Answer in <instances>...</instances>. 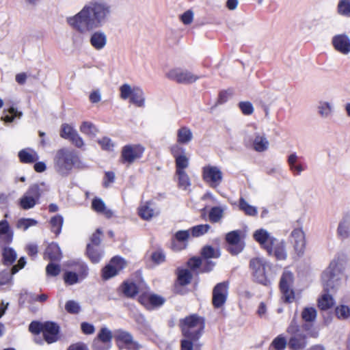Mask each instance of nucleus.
Here are the masks:
<instances>
[{
    "label": "nucleus",
    "mask_w": 350,
    "mask_h": 350,
    "mask_svg": "<svg viewBox=\"0 0 350 350\" xmlns=\"http://www.w3.org/2000/svg\"><path fill=\"white\" fill-rule=\"evenodd\" d=\"M293 274L289 271H284L280 278V289L286 303H292L295 299V293L292 288Z\"/></svg>",
    "instance_id": "6e6552de"
},
{
    "label": "nucleus",
    "mask_w": 350,
    "mask_h": 350,
    "mask_svg": "<svg viewBox=\"0 0 350 350\" xmlns=\"http://www.w3.org/2000/svg\"><path fill=\"white\" fill-rule=\"evenodd\" d=\"M201 255L204 259L217 258L220 256V252L219 250H215L211 245H206L202 247Z\"/></svg>",
    "instance_id": "37998d69"
},
{
    "label": "nucleus",
    "mask_w": 350,
    "mask_h": 350,
    "mask_svg": "<svg viewBox=\"0 0 350 350\" xmlns=\"http://www.w3.org/2000/svg\"><path fill=\"white\" fill-rule=\"evenodd\" d=\"M112 339V332L107 327H102L99 330L97 336L94 338V340H98V341L102 342V343L108 345H111Z\"/></svg>",
    "instance_id": "72a5a7b5"
},
{
    "label": "nucleus",
    "mask_w": 350,
    "mask_h": 350,
    "mask_svg": "<svg viewBox=\"0 0 350 350\" xmlns=\"http://www.w3.org/2000/svg\"><path fill=\"white\" fill-rule=\"evenodd\" d=\"M77 131L70 124L64 123L61 126L60 137L65 139H68L74 135Z\"/></svg>",
    "instance_id": "864d4df0"
},
{
    "label": "nucleus",
    "mask_w": 350,
    "mask_h": 350,
    "mask_svg": "<svg viewBox=\"0 0 350 350\" xmlns=\"http://www.w3.org/2000/svg\"><path fill=\"white\" fill-rule=\"evenodd\" d=\"M338 235L342 239H347L350 235V218L345 217L340 221L338 229Z\"/></svg>",
    "instance_id": "7c9ffc66"
},
{
    "label": "nucleus",
    "mask_w": 350,
    "mask_h": 350,
    "mask_svg": "<svg viewBox=\"0 0 350 350\" xmlns=\"http://www.w3.org/2000/svg\"><path fill=\"white\" fill-rule=\"evenodd\" d=\"M202 176L203 180L213 188L219 185L223 178L222 172L219 167L212 165L203 167Z\"/></svg>",
    "instance_id": "ddd939ff"
},
{
    "label": "nucleus",
    "mask_w": 350,
    "mask_h": 350,
    "mask_svg": "<svg viewBox=\"0 0 350 350\" xmlns=\"http://www.w3.org/2000/svg\"><path fill=\"white\" fill-rule=\"evenodd\" d=\"M38 221L31 218H21L16 223L18 228H22L24 231L27 230L29 227L36 226Z\"/></svg>",
    "instance_id": "6e6d98bb"
},
{
    "label": "nucleus",
    "mask_w": 350,
    "mask_h": 350,
    "mask_svg": "<svg viewBox=\"0 0 350 350\" xmlns=\"http://www.w3.org/2000/svg\"><path fill=\"white\" fill-rule=\"evenodd\" d=\"M70 266L73 267L75 272L81 278L84 280L88 275V267L87 265L82 260L77 259L70 261Z\"/></svg>",
    "instance_id": "a878e982"
},
{
    "label": "nucleus",
    "mask_w": 350,
    "mask_h": 350,
    "mask_svg": "<svg viewBox=\"0 0 350 350\" xmlns=\"http://www.w3.org/2000/svg\"><path fill=\"white\" fill-rule=\"evenodd\" d=\"M21 162L23 163H33L39 159L37 152L31 148L23 149L18 152Z\"/></svg>",
    "instance_id": "b1692460"
},
{
    "label": "nucleus",
    "mask_w": 350,
    "mask_h": 350,
    "mask_svg": "<svg viewBox=\"0 0 350 350\" xmlns=\"http://www.w3.org/2000/svg\"><path fill=\"white\" fill-rule=\"evenodd\" d=\"M167 77L171 80L183 84L193 83L200 78V77L193 74L191 72L181 68H175L170 70L167 73Z\"/></svg>",
    "instance_id": "9d476101"
},
{
    "label": "nucleus",
    "mask_w": 350,
    "mask_h": 350,
    "mask_svg": "<svg viewBox=\"0 0 350 350\" xmlns=\"http://www.w3.org/2000/svg\"><path fill=\"white\" fill-rule=\"evenodd\" d=\"M176 172H185V170L188 167L189 164V158L186 154H183L175 159Z\"/></svg>",
    "instance_id": "3c124183"
},
{
    "label": "nucleus",
    "mask_w": 350,
    "mask_h": 350,
    "mask_svg": "<svg viewBox=\"0 0 350 350\" xmlns=\"http://www.w3.org/2000/svg\"><path fill=\"white\" fill-rule=\"evenodd\" d=\"M291 241L293 244L294 249L297 254L300 256L304 254L306 241L304 232L301 229L296 228L294 229L291 234Z\"/></svg>",
    "instance_id": "a211bd4d"
},
{
    "label": "nucleus",
    "mask_w": 350,
    "mask_h": 350,
    "mask_svg": "<svg viewBox=\"0 0 350 350\" xmlns=\"http://www.w3.org/2000/svg\"><path fill=\"white\" fill-rule=\"evenodd\" d=\"M64 280L66 284L74 285L82 280L75 271H68L64 274Z\"/></svg>",
    "instance_id": "09e8293b"
},
{
    "label": "nucleus",
    "mask_w": 350,
    "mask_h": 350,
    "mask_svg": "<svg viewBox=\"0 0 350 350\" xmlns=\"http://www.w3.org/2000/svg\"><path fill=\"white\" fill-rule=\"evenodd\" d=\"M120 97L122 99L126 100V99L129 98V97L130 98L131 97V96L134 92V88H131V87L129 84L124 83L120 86Z\"/></svg>",
    "instance_id": "0e129e2a"
},
{
    "label": "nucleus",
    "mask_w": 350,
    "mask_h": 350,
    "mask_svg": "<svg viewBox=\"0 0 350 350\" xmlns=\"http://www.w3.org/2000/svg\"><path fill=\"white\" fill-rule=\"evenodd\" d=\"M241 230H232L226 235V241L229 245H237L241 241Z\"/></svg>",
    "instance_id": "603ef678"
},
{
    "label": "nucleus",
    "mask_w": 350,
    "mask_h": 350,
    "mask_svg": "<svg viewBox=\"0 0 350 350\" xmlns=\"http://www.w3.org/2000/svg\"><path fill=\"white\" fill-rule=\"evenodd\" d=\"M87 167L75 150L61 148L57 151L54 157V168L62 176H68L73 167L83 170Z\"/></svg>",
    "instance_id": "f03ea898"
},
{
    "label": "nucleus",
    "mask_w": 350,
    "mask_h": 350,
    "mask_svg": "<svg viewBox=\"0 0 350 350\" xmlns=\"http://www.w3.org/2000/svg\"><path fill=\"white\" fill-rule=\"evenodd\" d=\"M298 156L295 152L291 154L288 157V163L290 170L295 175H299L303 171L306 170V167L301 163H297Z\"/></svg>",
    "instance_id": "cd10ccee"
},
{
    "label": "nucleus",
    "mask_w": 350,
    "mask_h": 350,
    "mask_svg": "<svg viewBox=\"0 0 350 350\" xmlns=\"http://www.w3.org/2000/svg\"><path fill=\"white\" fill-rule=\"evenodd\" d=\"M80 131L81 133L90 137H95L98 132V129L94 124L86 121L82 122L80 126Z\"/></svg>",
    "instance_id": "58836bf2"
},
{
    "label": "nucleus",
    "mask_w": 350,
    "mask_h": 350,
    "mask_svg": "<svg viewBox=\"0 0 350 350\" xmlns=\"http://www.w3.org/2000/svg\"><path fill=\"white\" fill-rule=\"evenodd\" d=\"M107 42V35L101 30L94 31L90 37V43L91 46L97 51L104 49Z\"/></svg>",
    "instance_id": "aec40b11"
},
{
    "label": "nucleus",
    "mask_w": 350,
    "mask_h": 350,
    "mask_svg": "<svg viewBox=\"0 0 350 350\" xmlns=\"http://www.w3.org/2000/svg\"><path fill=\"white\" fill-rule=\"evenodd\" d=\"M120 288L122 293L126 297H133L138 293V286L133 282L124 281Z\"/></svg>",
    "instance_id": "2f4dec72"
},
{
    "label": "nucleus",
    "mask_w": 350,
    "mask_h": 350,
    "mask_svg": "<svg viewBox=\"0 0 350 350\" xmlns=\"http://www.w3.org/2000/svg\"><path fill=\"white\" fill-rule=\"evenodd\" d=\"M254 137L252 146L256 151L261 152L268 149L269 141L264 133H255Z\"/></svg>",
    "instance_id": "5701e85b"
},
{
    "label": "nucleus",
    "mask_w": 350,
    "mask_h": 350,
    "mask_svg": "<svg viewBox=\"0 0 350 350\" xmlns=\"http://www.w3.org/2000/svg\"><path fill=\"white\" fill-rule=\"evenodd\" d=\"M332 44L336 51L343 55H347L350 53V38L346 33L337 34L333 36Z\"/></svg>",
    "instance_id": "dca6fc26"
},
{
    "label": "nucleus",
    "mask_w": 350,
    "mask_h": 350,
    "mask_svg": "<svg viewBox=\"0 0 350 350\" xmlns=\"http://www.w3.org/2000/svg\"><path fill=\"white\" fill-rule=\"evenodd\" d=\"M43 258L51 262H59L62 258V254L59 245L54 242L50 243L45 249Z\"/></svg>",
    "instance_id": "6ab92c4d"
},
{
    "label": "nucleus",
    "mask_w": 350,
    "mask_h": 350,
    "mask_svg": "<svg viewBox=\"0 0 350 350\" xmlns=\"http://www.w3.org/2000/svg\"><path fill=\"white\" fill-rule=\"evenodd\" d=\"M332 111V106L328 102H320L318 106L319 114L322 118H328Z\"/></svg>",
    "instance_id": "8fccbe9b"
},
{
    "label": "nucleus",
    "mask_w": 350,
    "mask_h": 350,
    "mask_svg": "<svg viewBox=\"0 0 350 350\" xmlns=\"http://www.w3.org/2000/svg\"><path fill=\"white\" fill-rule=\"evenodd\" d=\"M44 323L33 321L29 325V331L36 335H39L42 332Z\"/></svg>",
    "instance_id": "338daca9"
},
{
    "label": "nucleus",
    "mask_w": 350,
    "mask_h": 350,
    "mask_svg": "<svg viewBox=\"0 0 350 350\" xmlns=\"http://www.w3.org/2000/svg\"><path fill=\"white\" fill-rule=\"evenodd\" d=\"M38 203L35 199L29 198L25 194H23L18 201L19 206L24 210L33 208Z\"/></svg>",
    "instance_id": "a19ab883"
},
{
    "label": "nucleus",
    "mask_w": 350,
    "mask_h": 350,
    "mask_svg": "<svg viewBox=\"0 0 350 350\" xmlns=\"http://www.w3.org/2000/svg\"><path fill=\"white\" fill-rule=\"evenodd\" d=\"M253 237L254 240L258 242L264 250H266L267 247H269L271 243L272 239H275V237L271 236L267 230L263 228L256 230Z\"/></svg>",
    "instance_id": "412c9836"
},
{
    "label": "nucleus",
    "mask_w": 350,
    "mask_h": 350,
    "mask_svg": "<svg viewBox=\"0 0 350 350\" xmlns=\"http://www.w3.org/2000/svg\"><path fill=\"white\" fill-rule=\"evenodd\" d=\"M130 101L139 107L145 105V97L143 90L139 87H134V92L130 98Z\"/></svg>",
    "instance_id": "473e14b6"
},
{
    "label": "nucleus",
    "mask_w": 350,
    "mask_h": 350,
    "mask_svg": "<svg viewBox=\"0 0 350 350\" xmlns=\"http://www.w3.org/2000/svg\"><path fill=\"white\" fill-rule=\"evenodd\" d=\"M338 13L345 17H350L349 0H339L337 5Z\"/></svg>",
    "instance_id": "49530a36"
},
{
    "label": "nucleus",
    "mask_w": 350,
    "mask_h": 350,
    "mask_svg": "<svg viewBox=\"0 0 350 350\" xmlns=\"http://www.w3.org/2000/svg\"><path fill=\"white\" fill-rule=\"evenodd\" d=\"M193 139L191 129L187 126H183L177 131V142L180 144H187Z\"/></svg>",
    "instance_id": "c85d7f7f"
},
{
    "label": "nucleus",
    "mask_w": 350,
    "mask_h": 350,
    "mask_svg": "<svg viewBox=\"0 0 350 350\" xmlns=\"http://www.w3.org/2000/svg\"><path fill=\"white\" fill-rule=\"evenodd\" d=\"M111 5L105 0H90L79 12L68 16L66 22L75 31L85 34L102 27L109 20Z\"/></svg>",
    "instance_id": "f257e3e1"
},
{
    "label": "nucleus",
    "mask_w": 350,
    "mask_h": 350,
    "mask_svg": "<svg viewBox=\"0 0 350 350\" xmlns=\"http://www.w3.org/2000/svg\"><path fill=\"white\" fill-rule=\"evenodd\" d=\"M114 338L119 349L140 350L142 348V345L133 339V335L122 329L115 331Z\"/></svg>",
    "instance_id": "0eeeda50"
},
{
    "label": "nucleus",
    "mask_w": 350,
    "mask_h": 350,
    "mask_svg": "<svg viewBox=\"0 0 350 350\" xmlns=\"http://www.w3.org/2000/svg\"><path fill=\"white\" fill-rule=\"evenodd\" d=\"M66 310L70 314H78L81 310V306L78 302L74 300H69L65 305Z\"/></svg>",
    "instance_id": "680f3d73"
},
{
    "label": "nucleus",
    "mask_w": 350,
    "mask_h": 350,
    "mask_svg": "<svg viewBox=\"0 0 350 350\" xmlns=\"http://www.w3.org/2000/svg\"><path fill=\"white\" fill-rule=\"evenodd\" d=\"M124 260L119 256H114L110 260V262L102 270V277L104 280H109L116 275L124 268Z\"/></svg>",
    "instance_id": "9b49d317"
},
{
    "label": "nucleus",
    "mask_w": 350,
    "mask_h": 350,
    "mask_svg": "<svg viewBox=\"0 0 350 350\" xmlns=\"http://www.w3.org/2000/svg\"><path fill=\"white\" fill-rule=\"evenodd\" d=\"M139 302L142 304L148 310H152L162 306L165 302V299L157 294H143L138 298Z\"/></svg>",
    "instance_id": "2eb2a0df"
},
{
    "label": "nucleus",
    "mask_w": 350,
    "mask_h": 350,
    "mask_svg": "<svg viewBox=\"0 0 350 350\" xmlns=\"http://www.w3.org/2000/svg\"><path fill=\"white\" fill-rule=\"evenodd\" d=\"M178 176V187L184 190L187 189L191 185L190 178L186 172H176Z\"/></svg>",
    "instance_id": "a18cd8bd"
},
{
    "label": "nucleus",
    "mask_w": 350,
    "mask_h": 350,
    "mask_svg": "<svg viewBox=\"0 0 350 350\" xmlns=\"http://www.w3.org/2000/svg\"><path fill=\"white\" fill-rule=\"evenodd\" d=\"M224 209L221 206L212 207L208 213V220L213 223L219 222L224 217Z\"/></svg>",
    "instance_id": "c9c22d12"
},
{
    "label": "nucleus",
    "mask_w": 350,
    "mask_h": 350,
    "mask_svg": "<svg viewBox=\"0 0 350 350\" xmlns=\"http://www.w3.org/2000/svg\"><path fill=\"white\" fill-rule=\"evenodd\" d=\"M8 111L10 115H5L2 118V119L7 123L12 122L15 118H20L23 115L21 111H19L14 107H10Z\"/></svg>",
    "instance_id": "4d7b16f0"
},
{
    "label": "nucleus",
    "mask_w": 350,
    "mask_h": 350,
    "mask_svg": "<svg viewBox=\"0 0 350 350\" xmlns=\"http://www.w3.org/2000/svg\"><path fill=\"white\" fill-rule=\"evenodd\" d=\"M329 293L325 292L324 295L319 299L318 306L322 310H326L332 308L334 304V300Z\"/></svg>",
    "instance_id": "e433bc0d"
},
{
    "label": "nucleus",
    "mask_w": 350,
    "mask_h": 350,
    "mask_svg": "<svg viewBox=\"0 0 350 350\" xmlns=\"http://www.w3.org/2000/svg\"><path fill=\"white\" fill-rule=\"evenodd\" d=\"M24 194L29 198H33L36 201L39 202L42 194V191L38 184H33L29 186Z\"/></svg>",
    "instance_id": "de8ad7c7"
},
{
    "label": "nucleus",
    "mask_w": 350,
    "mask_h": 350,
    "mask_svg": "<svg viewBox=\"0 0 350 350\" xmlns=\"http://www.w3.org/2000/svg\"><path fill=\"white\" fill-rule=\"evenodd\" d=\"M239 207L247 215L256 216L258 214L256 207L249 204L243 198L239 199Z\"/></svg>",
    "instance_id": "4c0bfd02"
},
{
    "label": "nucleus",
    "mask_w": 350,
    "mask_h": 350,
    "mask_svg": "<svg viewBox=\"0 0 350 350\" xmlns=\"http://www.w3.org/2000/svg\"><path fill=\"white\" fill-rule=\"evenodd\" d=\"M211 229L209 224H200L193 226L189 231L193 237H199L207 233Z\"/></svg>",
    "instance_id": "79ce46f5"
},
{
    "label": "nucleus",
    "mask_w": 350,
    "mask_h": 350,
    "mask_svg": "<svg viewBox=\"0 0 350 350\" xmlns=\"http://www.w3.org/2000/svg\"><path fill=\"white\" fill-rule=\"evenodd\" d=\"M92 208L97 213L103 214L107 218L109 219L113 217V212L106 207L104 201L98 197H95L92 200Z\"/></svg>",
    "instance_id": "4be33fe9"
},
{
    "label": "nucleus",
    "mask_w": 350,
    "mask_h": 350,
    "mask_svg": "<svg viewBox=\"0 0 350 350\" xmlns=\"http://www.w3.org/2000/svg\"><path fill=\"white\" fill-rule=\"evenodd\" d=\"M335 312L339 319H347L350 317V308L345 305L337 306Z\"/></svg>",
    "instance_id": "bf43d9fd"
},
{
    "label": "nucleus",
    "mask_w": 350,
    "mask_h": 350,
    "mask_svg": "<svg viewBox=\"0 0 350 350\" xmlns=\"http://www.w3.org/2000/svg\"><path fill=\"white\" fill-rule=\"evenodd\" d=\"M0 235H4L6 243H10L12 241L13 234L10 232V225L7 220L3 219L0 221Z\"/></svg>",
    "instance_id": "ea45409f"
},
{
    "label": "nucleus",
    "mask_w": 350,
    "mask_h": 350,
    "mask_svg": "<svg viewBox=\"0 0 350 350\" xmlns=\"http://www.w3.org/2000/svg\"><path fill=\"white\" fill-rule=\"evenodd\" d=\"M288 346V341L285 337L282 335L277 336L271 342V347L277 349L278 350H284Z\"/></svg>",
    "instance_id": "13d9d810"
},
{
    "label": "nucleus",
    "mask_w": 350,
    "mask_h": 350,
    "mask_svg": "<svg viewBox=\"0 0 350 350\" xmlns=\"http://www.w3.org/2000/svg\"><path fill=\"white\" fill-rule=\"evenodd\" d=\"M154 210L150 207V204L147 202L145 205L142 206L139 209V216L146 220L151 219L154 215Z\"/></svg>",
    "instance_id": "5fc2aeb1"
},
{
    "label": "nucleus",
    "mask_w": 350,
    "mask_h": 350,
    "mask_svg": "<svg viewBox=\"0 0 350 350\" xmlns=\"http://www.w3.org/2000/svg\"><path fill=\"white\" fill-rule=\"evenodd\" d=\"M270 256H273L277 260H285L287 258L285 242L278 239H272L271 243L265 250Z\"/></svg>",
    "instance_id": "4468645a"
},
{
    "label": "nucleus",
    "mask_w": 350,
    "mask_h": 350,
    "mask_svg": "<svg viewBox=\"0 0 350 350\" xmlns=\"http://www.w3.org/2000/svg\"><path fill=\"white\" fill-rule=\"evenodd\" d=\"M239 107L241 112L246 116H249L253 113L254 107L250 101H241L239 103Z\"/></svg>",
    "instance_id": "69168bd1"
},
{
    "label": "nucleus",
    "mask_w": 350,
    "mask_h": 350,
    "mask_svg": "<svg viewBox=\"0 0 350 350\" xmlns=\"http://www.w3.org/2000/svg\"><path fill=\"white\" fill-rule=\"evenodd\" d=\"M2 262L4 265H12L16 260L17 254L12 247H4L2 250Z\"/></svg>",
    "instance_id": "c756f323"
},
{
    "label": "nucleus",
    "mask_w": 350,
    "mask_h": 350,
    "mask_svg": "<svg viewBox=\"0 0 350 350\" xmlns=\"http://www.w3.org/2000/svg\"><path fill=\"white\" fill-rule=\"evenodd\" d=\"M176 274L177 280L176 284L179 286H187L191 283L193 276L189 269L178 268Z\"/></svg>",
    "instance_id": "bb28decb"
},
{
    "label": "nucleus",
    "mask_w": 350,
    "mask_h": 350,
    "mask_svg": "<svg viewBox=\"0 0 350 350\" xmlns=\"http://www.w3.org/2000/svg\"><path fill=\"white\" fill-rule=\"evenodd\" d=\"M145 148L140 144H127L122 147L121 161L122 163H133L136 159H140Z\"/></svg>",
    "instance_id": "1a4fd4ad"
},
{
    "label": "nucleus",
    "mask_w": 350,
    "mask_h": 350,
    "mask_svg": "<svg viewBox=\"0 0 350 350\" xmlns=\"http://www.w3.org/2000/svg\"><path fill=\"white\" fill-rule=\"evenodd\" d=\"M183 335L190 340H198L204 329V319L197 314H191L180 320Z\"/></svg>",
    "instance_id": "20e7f679"
},
{
    "label": "nucleus",
    "mask_w": 350,
    "mask_h": 350,
    "mask_svg": "<svg viewBox=\"0 0 350 350\" xmlns=\"http://www.w3.org/2000/svg\"><path fill=\"white\" fill-rule=\"evenodd\" d=\"M301 318L306 323L313 322L317 318V310L312 307H306L301 312Z\"/></svg>",
    "instance_id": "c03bdc74"
},
{
    "label": "nucleus",
    "mask_w": 350,
    "mask_h": 350,
    "mask_svg": "<svg viewBox=\"0 0 350 350\" xmlns=\"http://www.w3.org/2000/svg\"><path fill=\"white\" fill-rule=\"evenodd\" d=\"M59 332V325L51 321L44 322L42 330L44 340L48 343L51 344L58 340V334Z\"/></svg>",
    "instance_id": "f3484780"
},
{
    "label": "nucleus",
    "mask_w": 350,
    "mask_h": 350,
    "mask_svg": "<svg viewBox=\"0 0 350 350\" xmlns=\"http://www.w3.org/2000/svg\"><path fill=\"white\" fill-rule=\"evenodd\" d=\"M64 224V218L61 215H56L50 219L51 231L58 236L61 232Z\"/></svg>",
    "instance_id": "f704fd0d"
},
{
    "label": "nucleus",
    "mask_w": 350,
    "mask_h": 350,
    "mask_svg": "<svg viewBox=\"0 0 350 350\" xmlns=\"http://www.w3.org/2000/svg\"><path fill=\"white\" fill-rule=\"evenodd\" d=\"M190 235V231L189 230H178L177 231L174 236V239H172V243L174 242V241H177L178 242H185L188 240Z\"/></svg>",
    "instance_id": "774afa93"
},
{
    "label": "nucleus",
    "mask_w": 350,
    "mask_h": 350,
    "mask_svg": "<svg viewBox=\"0 0 350 350\" xmlns=\"http://www.w3.org/2000/svg\"><path fill=\"white\" fill-rule=\"evenodd\" d=\"M86 253L93 263L99 262L104 255V252L100 247H97L92 245V244L87 245Z\"/></svg>",
    "instance_id": "393cba45"
},
{
    "label": "nucleus",
    "mask_w": 350,
    "mask_h": 350,
    "mask_svg": "<svg viewBox=\"0 0 350 350\" xmlns=\"http://www.w3.org/2000/svg\"><path fill=\"white\" fill-rule=\"evenodd\" d=\"M343 267L340 260L334 258L321 275L323 290L327 293L335 292L340 284Z\"/></svg>",
    "instance_id": "7ed1b4c3"
},
{
    "label": "nucleus",
    "mask_w": 350,
    "mask_h": 350,
    "mask_svg": "<svg viewBox=\"0 0 350 350\" xmlns=\"http://www.w3.org/2000/svg\"><path fill=\"white\" fill-rule=\"evenodd\" d=\"M289 335L288 347L291 350H303L308 345L307 335L301 329L297 318L294 317L286 329Z\"/></svg>",
    "instance_id": "423d86ee"
},
{
    "label": "nucleus",
    "mask_w": 350,
    "mask_h": 350,
    "mask_svg": "<svg viewBox=\"0 0 350 350\" xmlns=\"http://www.w3.org/2000/svg\"><path fill=\"white\" fill-rule=\"evenodd\" d=\"M60 272L61 267L59 264L51 262L46 267V273L49 276L56 277L60 273Z\"/></svg>",
    "instance_id": "052dcab7"
},
{
    "label": "nucleus",
    "mask_w": 350,
    "mask_h": 350,
    "mask_svg": "<svg viewBox=\"0 0 350 350\" xmlns=\"http://www.w3.org/2000/svg\"><path fill=\"white\" fill-rule=\"evenodd\" d=\"M12 269H5L0 272V286L9 284L12 280Z\"/></svg>",
    "instance_id": "e2e57ef3"
},
{
    "label": "nucleus",
    "mask_w": 350,
    "mask_h": 350,
    "mask_svg": "<svg viewBox=\"0 0 350 350\" xmlns=\"http://www.w3.org/2000/svg\"><path fill=\"white\" fill-rule=\"evenodd\" d=\"M228 282L224 281L217 284L213 288L212 303L215 308L222 307L226 303L228 297Z\"/></svg>",
    "instance_id": "f8f14e48"
},
{
    "label": "nucleus",
    "mask_w": 350,
    "mask_h": 350,
    "mask_svg": "<svg viewBox=\"0 0 350 350\" xmlns=\"http://www.w3.org/2000/svg\"><path fill=\"white\" fill-rule=\"evenodd\" d=\"M250 269L253 280L265 286L271 285V280L268 272L271 270V265L263 258H254L250 261Z\"/></svg>",
    "instance_id": "39448f33"
}]
</instances>
